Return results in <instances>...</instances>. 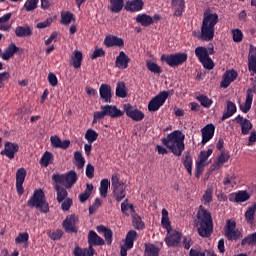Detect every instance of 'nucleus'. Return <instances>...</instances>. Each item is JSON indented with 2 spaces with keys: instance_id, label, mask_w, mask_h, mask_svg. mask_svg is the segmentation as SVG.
Returning a JSON list of instances; mask_svg holds the SVG:
<instances>
[{
  "instance_id": "f257e3e1",
  "label": "nucleus",
  "mask_w": 256,
  "mask_h": 256,
  "mask_svg": "<svg viewBox=\"0 0 256 256\" xmlns=\"http://www.w3.org/2000/svg\"><path fill=\"white\" fill-rule=\"evenodd\" d=\"M163 145H165L173 155L181 157L183 151H185V134L179 130H175L167 135V138L162 139Z\"/></svg>"
},
{
  "instance_id": "f03ea898",
  "label": "nucleus",
  "mask_w": 256,
  "mask_h": 256,
  "mask_svg": "<svg viewBox=\"0 0 256 256\" xmlns=\"http://www.w3.org/2000/svg\"><path fill=\"white\" fill-rule=\"evenodd\" d=\"M196 225L200 237H211V233H213V218L211 213L203 206L198 209Z\"/></svg>"
},
{
  "instance_id": "7ed1b4c3",
  "label": "nucleus",
  "mask_w": 256,
  "mask_h": 256,
  "mask_svg": "<svg viewBox=\"0 0 256 256\" xmlns=\"http://www.w3.org/2000/svg\"><path fill=\"white\" fill-rule=\"evenodd\" d=\"M219 23V15L217 13H205L201 25L202 41H213L215 37V26Z\"/></svg>"
},
{
  "instance_id": "20e7f679",
  "label": "nucleus",
  "mask_w": 256,
  "mask_h": 256,
  "mask_svg": "<svg viewBox=\"0 0 256 256\" xmlns=\"http://www.w3.org/2000/svg\"><path fill=\"white\" fill-rule=\"evenodd\" d=\"M28 207H35L41 213H49V203L45 199V192L41 189L35 190L32 197L28 200Z\"/></svg>"
},
{
  "instance_id": "39448f33",
  "label": "nucleus",
  "mask_w": 256,
  "mask_h": 256,
  "mask_svg": "<svg viewBox=\"0 0 256 256\" xmlns=\"http://www.w3.org/2000/svg\"><path fill=\"white\" fill-rule=\"evenodd\" d=\"M52 179L57 185H64L67 189H70L77 183V173L71 170L66 174H54Z\"/></svg>"
},
{
  "instance_id": "423d86ee",
  "label": "nucleus",
  "mask_w": 256,
  "mask_h": 256,
  "mask_svg": "<svg viewBox=\"0 0 256 256\" xmlns=\"http://www.w3.org/2000/svg\"><path fill=\"white\" fill-rule=\"evenodd\" d=\"M111 183L114 199H116L118 203L123 201L127 193L125 192V184L119 180V174L114 173L112 175Z\"/></svg>"
},
{
  "instance_id": "0eeeda50",
  "label": "nucleus",
  "mask_w": 256,
  "mask_h": 256,
  "mask_svg": "<svg viewBox=\"0 0 256 256\" xmlns=\"http://www.w3.org/2000/svg\"><path fill=\"white\" fill-rule=\"evenodd\" d=\"M213 155V149H208L207 151H201L198 156V161L196 162V177L199 179L201 177V174L203 173L205 167L211 163L209 161V157Z\"/></svg>"
},
{
  "instance_id": "6e6552de",
  "label": "nucleus",
  "mask_w": 256,
  "mask_h": 256,
  "mask_svg": "<svg viewBox=\"0 0 256 256\" xmlns=\"http://www.w3.org/2000/svg\"><path fill=\"white\" fill-rule=\"evenodd\" d=\"M237 223L235 220H227L226 226L224 228L225 236L229 241H237V239H241L243 237V234L239 229H236Z\"/></svg>"
},
{
  "instance_id": "1a4fd4ad",
  "label": "nucleus",
  "mask_w": 256,
  "mask_h": 256,
  "mask_svg": "<svg viewBox=\"0 0 256 256\" xmlns=\"http://www.w3.org/2000/svg\"><path fill=\"white\" fill-rule=\"evenodd\" d=\"M161 61H165L169 67H179L187 61V54L185 53H176L170 55H162Z\"/></svg>"
},
{
  "instance_id": "9d476101",
  "label": "nucleus",
  "mask_w": 256,
  "mask_h": 256,
  "mask_svg": "<svg viewBox=\"0 0 256 256\" xmlns=\"http://www.w3.org/2000/svg\"><path fill=\"white\" fill-rule=\"evenodd\" d=\"M167 97H169V92L163 91L159 93L149 102V111H159V108L163 107V104L165 103V101H167Z\"/></svg>"
},
{
  "instance_id": "9b49d317",
  "label": "nucleus",
  "mask_w": 256,
  "mask_h": 256,
  "mask_svg": "<svg viewBox=\"0 0 256 256\" xmlns=\"http://www.w3.org/2000/svg\"><path fill=\"white\" fill-rule=\"evenodd\" d=\"M135 239H137V231L130 230L124 239V244L121 246V256H127V251H129V249H133Z\"/></svg>"
},
{
  "instance_id": "f8f14e48",
  "label": "nucleus",
  "mask_w": 256,
  "mask_h": 256,
  "mask_svg": "<svg viewBox=\"0 0 256 256\" xmlns=\"http://www.w3.org/2000/svg\"><path fill=\"white\" fill-rule=\"evenodd\" d=\"M123 109L127 117H130L132 121H143V119H145V114L143 111L134 108L131 104H124Z\"/></svg>"
},
{
  "instance_id": "ddd939ff",
  "label": "nucleus",
  "mask_w": 256,
  "mask_h": 256,
  "mask_svg": "<svg viewBox=\"0 0 256 256\" xmlns=\"http://www.w3.org/2000/svg\"><path fill=\"white\" fill-rule=\"evenodd\" d=\"M77 223H79L77 216L70 215L66 217L62 225L66 233H77Z\"/></svg>"
},
{
  "instance_id": "4468645a",
  "label": "nucleus",
  "mask_w": 256,
  "mask_h": 256,
  "mask_svg": "<svg viewBox=\"0 0 256 256\" xmlns=\"http://www.w3.org/2000/svg\"><path fill=\"white\" fill-rule=\"evenodd\" d=\"M19 153V144L13 142H5L4 150L0 152V155H5L8 159H15V154Z\"/></svg>"
},
{
  "instance_id": "2eb2a0df",
  "label": "nucleus",
  "mask_w": 256,
  "mask_h": 256,
  "mask_svg": "<svg viewBox=\"0 0 256 256\" xmlns=\"http://www.w3.org/2000/svg\"><path fill=\"white\" fill-rule=\"evenodd\" d=\"M256 93V88H249L246 91V100L244 104H240V111H242V113H249V111H251V105H253V96Z\"/></svg>"
},
{
  "instance_id": "dca6fc26",
  "label": "nucleus",
  "mask_w": 256,
  "mask_h": 256,
  "mask_svg": "<svg viewBox=\"0 0 256 256\" xmlns=\"http://www.w3.org/2000/svg\"><path fill=\"white\" fill-rule=\"evenodd\" d=\"M237 77H239V74L237 73V71L227 70L222 76L220 87H222L223 89H227V87H229V85H231L233 81L237 79Z\"/></svg>"
},
{
  "instance_id": "f3484780",
  "label": "nucleus",
  "mask_w": 256,
  "mask_h": 256,
  "mask_svg": "<svg viewBox=\"0 0 256 256\" xmlns=\"http://www.w3.org/2000/svg\"><path fill=\"white\" fill-rule=\"evenodd\" d=\"M101 109L104 110L106 117H112V119H117V117H123L125 111L117 108L115 105H104L101 106Z\"/></svg>"
},
{
  "instance_id": "a211bd4d",
  "label": "nucleus",
  "mask_w": 256,
  "mask_h": 256,
  "mask_svg": "<svg viewBox=\"0 0 256 256\" xmlns=\"http://www.w3.org/2000/svg\"><path fill=\"white\" fill-rule=\"evenodd\" d=\"M25 177H27V170L20 168L16 172V190L19 195H23V183H25Z\"/></svg>"
},
{
  "instance_id": "6ab92c4d",
  "label": "nucleus",
  "mask_w": 256,
  "mask_h": 256,
  "mask_svg": "<svg viewBox=\"0 0 256 256\" xmlns=\"http://www.w3.org/2000/svg\"><path fill=\"white\" fill-rule=\"evenodd\" d=\"M181 241V233L177 230H168V234L166 236V244L168 247H175L179 245Z\"/></svg>"
},
{
  "instance_id": "aec40b11",
  "label": "nucleus",
  "mask_w": 256,
  "mask_h": 256,
  "mask_svg": "<svg viewBox=\"0 0 256 256\" xmlns=\"http://www.w3.org/2000/svg\"><path fill=\"white\" fill-rule=\"evenodd\" d=\"M236 123H239L241 126V133L242 135H249V131L253 129V124L249 119L243 118L241 115H238L236 118Z\"/></svg>"
},
{
  "instance_id": "412c9836",
  "label": "nucleus",
  "mask_w": 256,
  "mask_h": 256,
  "mask_svg": "<svg viewBox=\"0 0 256 256\" xmlns=\"http://www.w3.org/2000/svg\"><path fill=\"white\" fill-rule=\"evenodd\" d=\"M201 133L202 143L203 145H205V143H208V141H211V139H213V135H215V125L207 124L204 128H202Z\"/></svg>"
},
{
  "instance_id": "4be33fe9",
  "label": "nucleus",
  "mask_w": 256,
  "mask_h": 256,
  "mask_svg": "<svg viewBox=\"0 0 256 256\" xmlns=\"http://www.w3.org/2000/svg\"><path fill=\"white\" fill-rule=\"evenodd\" d=\"M104 45L106 47H123L125 45V42L122 38L113 35H108L104 39Z\"/></svg>"
},
{
  "instance_id": "5701e85b",
  "label": "nucleus",
  "mask_w": 256,
  "mask_h": 256,
  "mask_svg": "<svg viewBox=\"0 0 256 256\" xmlns=\"http://www.w3.org/2000/svg\"><path fill=\"white\" fill-rule=\"evenodd\" d=\"M99 93L101 99H103L105 103H111V97H113V94H111V86H109V84H101Z\"/></svg>"
},
{
  "instance_id": "b1692460",
  "label": "nucleus",
  "mask_w": 256,
  "mask_h": 256,
  "mask_svg": "<svg viewBox=\"0 0 256 256\" xmlns=\"http://www.w3.org/2000/svg\"><path fill=\"white\" fill-rule=\"evenodd\" d=\"M129 61H131L129 56L121 51L116 57V67H118V69H127L129 67Z\"/></svg>"
},
{
  "instance_id": "393cba45",
  "label": "nucleus",
  "mask_w": 256,
  "mask_h": 256,
  "mask_svg": "<svg viewBox=\"0 0 256 256\" xmlns=\"http://www.w3.org/2000/svg\"><path fill=\"white\" fill-rule=\"evenodd\" d=\"M50 142L52 147L55 149H67L69 145H71V141L69 140H60L59 136H51Z\"/></svg>"
},
{
  "instance_id": "a878e982",
  "label": "nucleus",
  "mask_w": 256,
  "mask_h": 256,
  "mask_svg": "<svg viewBox=\"0 0 256 256\" xmlns=\"http://www.w3.org/2000/svg\"><path fill=\"white\" fill-rule=\"evenodd\" d=\"M213 53V48L207 49L206 47L199 46L195 49V55L199 59V61H203L204 59L208 58L209 55H213Z\"/></svg>"
},
{
  "instance_id": "bb28decb",
  "label": "nucleus",
  "mask_w": 256,
  "mask_h": 256,
  "mask_svg": "<svg viewBox=\"0 0 256 256\" xmlns=\"http://www.w3.org/2000/svg\"><path fill=\"white\" fill-rule=\"evenodd\" d=\"M237 113V105L231 101H227L226 109L224 110V113L222 115V121H225V119H229V117H233Z\"/></svg>"
},
{
  "instance_id": "cd10ccee",
  "label": "nucleus",
  "mask_w": 256,
  "mask_h": 256,
  "mask_svg": "<svg viewBox=\"0 0 256 256\" xmlns=\"http://www.w3.org/2000/svg\"><path fill=\"white\" fill-rule=\"evenodd\" d=\"M143 0H131L128 1L125 5V9L126 11H141V9H143Z\"/></svg>"
},
{
  "instance_id": "c85d7f7f",
  "label": "nucleus",
  "mask_w": 256,
  "mask_h": 256,
  "mask_svg": "<svg viewBox=\"0 0 256 256\" xmlns=\"http://www.w3.org/2000/svg\"><path fill=\"white\" fill-rule=\"evenodd\" d=\"M14 32L16 37H31L33 35V30L28 25L17 26Z\"/></svg>"
},
{
  "instance_id": "c756f323",
  "label": "nucleus",
  "mask_w": 256,
  "mask_h": 256,
  "mask_svg": "<svg viewBox=\"0 0 256 256\" xmlns=\"http://www.w3.org/2000/svg\"><path fill=\"white\" fill-rule=\"evenodd\" d=\"M17 51H19V47H17V45H15V43H11L6 48L4 53L1 54V57H2L3 61H9V59L11 57H13V55H15V53H17Z\"/></svg>"
},
{
  "instance_id": "7c9ffc66",
  "label": "nucleus",
  "mask_w": 256,
  "mask_h": 256,
  "mask_svg": "<svg viewBox=\"0 0 256 256\" xmlns=\"http://www.w3.org/2000/svg\"><path fill=\"white\" fill-rule=\"evenodd\" d=\"M172 9H174L176 17H181L183 9H185V0H172Z\"/></svg>"
},
{
  "instance_id": "2f4dec72",
  "label": "nucleus",
  "mask_w": 256,
  "mask_h": 256,
  "mask_svg": "<svg viewBox=\"0 0 256 256\" xmlns=\"http://www.w3.org/2000/svg\"><path fill=\"white\" fill-rule=\"evenodd\" d=\"M88 244L89 245H105V240L103 238L99 237L95 233V231H90L88 234Z\"/></svg>"
},
{
  "instance_id": "473e14b6",
  "label": "nucleus",
  "mask_w": 256,
  "mask_h": 256,
  "mask_svg": "<svg viewBox=\"0 0 256 256\" xmlns=\"http://www.w3.org/2000/svg\"><path fill=\"white\" fill-rule=\"evenodd\" d=\"M11 17V13H7L0 17V31H9V29H11V24L9 23Z\"/></svg>"
},
{
  "instance_id": "72a5a7b5",
  "label": "nucleus",
  "mask_w": 256,
  "mask_h": 256,
  "mask_svg": "<svg viewBox=\"0 0 256 256\" xmlns=\"http://www.w3.org/2000/svg\"><path fill=\"white\" fill-rule=\"evenodd\" d=\"M255 212H256V204L248 207L245 212V220L249 225H253V223H255Z\"/></svg>"
},
{
  "instance_id": "f704fd0d",
  "label": "nucleus",
  "mask_w": 256,
  "mask_h": 256,
  "mask_svg": "<svg viewBox=\"0 0 256 256\" xmlns=\"http://www.w3.org/2000/svg\"><path fill=\"white\" fill-rule=\"evenodd\" d=\"M182 163L185 167V169L187 170L189 175H192V169H193V159L191 158V155L189 154V152L185 153V155L182 158Z\"/></svg>"
},
{
  "instance_id": "c9c22d12",
  "label": "nucleus",
  "mask_w": 256,
  "mask_h": 256,
  "mask_svg": "<svg viewBox=\"0 0 256 256\" xmlns=\"http://www.w3.org/2000/svg\"><path fill=\"white\" fill-rule=\"evenodd\" d=\"M110 1V11L112 13H121L123 11V5L125 0H109Z\"/></svg>"
},
{
  "instance_id": "e433bc0d",
  "label": "nucleus",
  "mask_w": 256,
  "mask_h": 256,
  "mask_svg": "<svg viewBox=\"0 0 256 256\" xmlns=\"http://www.w3.org/2000/svg\"><path fill=\"white\" fill-rule=\"evenodd\" d=\"M82 61H83V52L79 50H75L72 56V65L74 69H79V67H81Z\"/></svg>"
},
{
  "instance_id": "4c0bfd02",
  "label": "nucleus",
  "mask_w": 256,
  "mask_h": 256,
  "mask_svg": "<svg viewBox=\"0 0 256 256\" xmlns=\"http://www.w3.org/2000/svg\"><path fill=\"white\" fill-rule=\"evenodd\" d=\"M136 21L137 23H141L143 27H149V25L153 24V17L147 14H142L136 17Z\"/></svg>"
},
{
  "instance_id": "58836bf2",
  "label": "nucleus",
  "mask_w": 256,
  "mask_h": 256,
  "mask_svg": "<svg viewBox=\"0 0 256 256\" xmlns=\"http://www.w3.org/2000/svg\"><path fill=\"white\" fill-rule=\"evenodd\" d=\"M51 163H53V153L46 151L40 159V165L48 167Z\"/></svg>"
},
{
  "instance_id": "ea45409f",
  "label": "nucleus",
  "mask_w": 256,
  "mask_h": 256,
  "mask_svg": "<svg viewBox=\"0 0 256 256\" xmlns=\"http://www.w3.org/2000/svg\"><path fill=\"white\" fill-rule=\"evenodd\" d=\"M145 256H159V247L154 244H145Z\"/></svg>"
},
{
  "instance_id": "a19ab883",
  "label": "nucleus",
  "mask_w": 256,
  "mask_h": 256,
  "mask_svg": "<svg viewBox=\"0 0 256 256\" xmlns=\"http://www.w3.org/2000/svg\"><path fill=\"white\" fill-rule=\"evenodd\" d=\"M55 189L57 191V201L58 203H61L63 201H65V199H67V190L61 186H59V184L56 183L55 185Z\"/></svg>"
},
{
  "instance_id": "79ce46f5",
  "label": "nucleus",
  "mask_w": 256,
  "mask_h": 256,
  "mask_svg": "<svg viewBox=\"0 0 256 256\" xmlns=\"http://www.w3.org/2000/svg\"><path fill=\"white\" fill-rule=\"evenodd\" d=\"M196 99L197 101H199L200 105H202V107H205L206 109H209V107L213 105V100L206 95L200 94L196 97Z\"/></svg>"
},
{
  "instance_id": "37998d69",
  "label": "nucleus",
  "mask_w": 256,
  "mask_h": 256,
  "mask_svg": "<svg viewBox=\"0 0 256 256\" xmlns=\"http://www.w3.org/2000/svg\"><path fill=\"white\" fill-rule=\"evenodd\" d=\"M116 96L121 97V99H125V97H127V87L125 86V82L117 83Z\"/></svg>"
},
{
  "instance_id": "c03bdc74",
  "label": "nucleus",
  "mask_w": 256,
  "mask_h": 256,
  "mask_svg": "<svg viewBox=\"0 0 256 256\" xmlns=\"http://www.w3.org/2000/svg\"><path fill=\"white\" fill-rule=\"evenodd\" d=\"M97 137H99V133H97L93 129H88L85 133V139L90 145H93L95 141H97Z\"/></svg>"
},
{
  "instance_id": "a18cd8bd",
  "label": "nucleus",
  "mask_w": 256,
  "mask_h": 256,
  "mask_svg": "<svg viewBox=\"0 0 256 256\" xmlns=\"http://www.w3.org/2000/svg\"><path fill=\"white\" fill-rule=\"evenodd\" d=\"M93 193V184H87L86 189L83 193L79 195V199L81 203H85Z\"/></svg>"
},
{
  "instance_id": "49530a36",
  "label": "nucleus",
  "mask_w": 256,
  "mask_h": 256,
  "mask_svg": "<svg viewBox=\"0 0 256 256\" xmlns=\"http://www.w3.org/2000/svg\"><path fill=\"white\" fill-rule=\"evenodd\" d=\"M71 21H75V17L73 16V13H71V12H62L61 13L60 23L62 25H70Z\"/></svg>"
},
{
  "instance_id": "de8ad7c7",
  "label": "nucleus",
  "mask_w": 256,
  "mask_h": 256,
  "mask_svg": "<svg viewBox=\"0 0 256 256\" xmlns=\"http://www.w3.org/2000/svg\"><path fill=\"white\" fill-rule=\"evenodd\" d=\"M161 224L167 231H170L171 229V221H169V212L167 209L162 210V219H161Z\"/></svg>"
},
{
  "instance_id": "09e8293b",
  "label": "nucleus",
  "mask_w": 256,
  "mask_h": 256,
  "mask_svg": "<svg viewBox=\"0 0 256 256\" xmlns=\"http://www.w3.org/2000/svg\"><path fill=\"white\" fill-rule=\"evenodd\" d=\"M235 175L226 176L223 180V185L226 187V189H233L235 185H237V181L235 180Z\"/></svg>"
},
{
  "instance_id": "8fccbe9b",
  "label": "nucleus",
  "mask_w": 256,
  "mask_h": 256,
  "mask_svg": "<svg viewBox=\"0 0 256 256\" xmlns=\"http://www.w3.org/2000/svg\"><path fill=\"white\" fill-rule=\"evenodd\" d=\"M250 196L247 191H239L238 193L235 194V199L234 201L236 203H245V201H249Z\"/></svg>"
},
{
  "instance_id": "3c124183",
  "label": "nucleus",
  "mask_w": 256,
  "mask_h": 256,
  "mask_svg": "<svg viewBox=\"0 0 256 256\" xmlns=\"http://www.w3.org/2000/svg\"><path fill=\"white\" fill-rule=\"evenodd\" d=\"M74 159L76 162V167H78V169H83V167H85V158L83 157V154L81 152H74Z\"/></svg>"
},
{
  "instance_id": "603ef678",
  "label": "nucleus",
  "mask_w": 256,
  "mask_h": 256,
  "mask_svg": "<svg viewBox=\"0 0 256 256\" xmlns=\"http://www.w3.org/2000/svg\"><path fill=\"white\" fill-rule=\"evenodd\" d=\"M101 197H107V191H109V179H102L99 187Z\"/></svg>"
},
{
  "instance_id": "864d4df0",
  "label": "nucleus",
  "mask_w": 256,
  "mask_h": 256,
  "mask_svg": "<svg viewBox=\"0 0 256 256\" xmlns=\"http://www.w3.org/2000/svg\"><path fill=\"white\" fill-rule=\"evenodd\" d=\"M228 161H229V155L225 154V153H222L218 157V159H217V161H216V163L214 165V169H221V167H223V164L227 163Z\"/></svg>"
},
{
  "instance_id": "5fc2aeb1",
  "label": "nucleus",
  "mask_w": 256,
  "mask_h": 256,
  "mask_svg": "<svg viewBox=\"0 0 256 256\" xmlns=\"http://www.w3.org/2000/svg\"><path fill=\"white\" fill-rule=\"evenodd\" d=\"M146 67L148 70L151 71V73H155L157 75H159V73H161V67L159 65H157V63H155L151 60H148L146 62Z\"/></svg>"
},
{
  "instance_id": "6e6d98bb",
  "label": "nucleus",
  "mask_w": 256,
  "mask_h": 256,
  "mask_svg": "<svg viewBox=\"0 0 256 256\" xmlns=\"http://www.w3.org/2000/svg\"><path fill=\"white\" fill-rule=\"evenodd\" d=\"M38 3H39V0H26V2L24 3L25 11H28V12L35 11V9H37Z\"/></svg>"
},
{
  "instance_id": "4d7b16f0",
  "label": "nucleus",
  "mask_w": 256,
  "mask_h": 256,
  "mask_svg": "<svg viewBox=\"0 0 256 256\" xmlns=\"http://www.w3.org/2000/svg\"><path fill=\"white\" fill-rule=\"evenodd\" d=\"M29 241V234L27 232L19 233L15 238L16 245H23V243H27Z\"/></svg>"
},
{
  "instance_id": "13d9d810",
  "label": "nucleus",
  "mask_w": 256,
  "mask_h": 256,
  "mask_svg": "<svg viewBox=\"0 0 256 256\" xmlns=\"http://www.w3.org/2000/svg\"><path fill=\"white\" fill-rule=\"evenodd\" d=\"M204 205H209L213 201V189L208 188L202 198Z\"/></svg>"
},
{
  "instance_id": "bf43d9fd",
  "label": "nucleus",
  "mask_w": 256,
  "mask_h": 256,
  "mask_svg": "<svg viewBox=\"0 0 256 256\" xmlns=\"http://www.w3.org/2000/svg\"><path fill=\"white\" fill-rule=\"evenodd\" d=\"M48 237L52 239V241H59L63 237V230H55V231H48Z\"/></svg>"
},
{
  "instance_id": "052dcab7",
  "label": "nucleus",
  "mask_w": 256,
  "mask_h": 256,
  "mask_svg": "<svg viewBox=\"0 0 256 256\" xmlns=\"http://www.w3.org/2000/svg\"><path fill=\"white\" fill-rule=\"evenodd\" d=\"M200 63H202L204 69H208V71H211V69L215 67V63H213V60L209 56L203 60H200Z\"/></svg>"
},
{
  "instance_id": "680f3d73",
  "label": "nucleus",
  "mask_w": 256,
  "mask_h": 256,
  "mask_svg": "<svg viewBox=\"0 0 256 256\" xmlns=\"http://www.w3.org/2000/svg\"><path fill=\"white\" fill-rule=\"evenodd\" d=\"M233 41L235 43H241L243 41V32L239 29L232 30Z\"/></svg>"
},
{
  "instance_id": "e2e57ef3",
  "label": "nucleus",
  "mask_w": 256,
  "mask_h": 256,
  "mask_svg": "<svg viewBox=\"0 0 256 256\" xmlns=\"http://www.w3.org/2000/svg\"><path fill=\"white\" fill-rule=\"evenodd\" d=\"M242 245H256V232L244 238Z\"/></svg>"
},
{
  "instance_id": "0e129e2a",
  "label": "nucleus",
  "mask_w": 256,
  "mask_h": 256,
  "mask_svg": "<svg viewBox=\"0 0 256 256\" xmlns=\"http://www.w3.org/2000/svg\"><path fill=\"white\" fill-rule=\"evenodd\" d=\"M105 117H107V115L105 114L104 109H101V111H96L94 112L92 123L95 124L97 123V121H101V119H105Z\"/></svg>"
},
{
  "instance_id": "69168bd1",
  "label": "nucleus",
  "mask_w": 256,
  "mask_h": 256,
  "mask_svg": "<svg viewBox=\"0 0 256 256\" xmlns=\"http://www.w3.org/2000/svg\"><path fill=\"white\" fill-rule=\"evenodd\" d=\"M130 209V211H133V204H129V200L125 199V201L121 204V211L124 215H129L127 211Z\"/></svg>"
},
{
  "instance_id": "338daca9",
  "label": "nucleus",
  "mask_w": 256,
  "mask_h": 256,
  "mask_svg": "<svg viewBox=\"0 0 256 256\" xmlns=\"http://www.w3.org/2000/svg\"><path fill=\"white\" fill-rule=\"evenodd\" d=\"M98 57H105V50L103 48H95L91 55V59H97Z\"/></svg>"
},
{
  "instance_id": "774afa93",
  "label": "nucleus",
  "mask_w": 256,
  "mask_h": 256,
  "mask_svg": "<svg viewBox=\"0 0 256 256\" xmlns=\"http://www.w3.org/2000/svg\"><path fill=\"white\" fill-rule=\"evenodd\" d=\"M248 69L249 71H252V73L256 74V58H250L248 59Z\"/></svg>"
}]
</instances>
